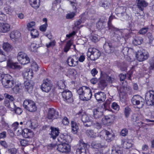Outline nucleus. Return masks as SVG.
<instances>
[{
	"instance_id": "obj_1",
	"label": "nucleus",
	"mask_w": 154,
	"mask_h": 154,
	"mask_svg": "<svg viewBox=\"0 0 154 154\" xmlns=\"http://www.w3.org/2000/svg\"><path fill=\"white\" fill-rule=\"evenodd\" d=\"M57 140L61 143L57 145L58 151L62 153L69 152L71 147L68 143H71L72 140L71 136L67 134H61L58 137Z\"/></svg>"
},
{
	"instance_id": "obj_2",
	"label": "nucleus",
	"mask_w": 154,
	"mask_h": 154,
	"mask_svg": "<svg viewBox=\"0 0 154 154\" xmlns=\"http://www.w3.org/2000/svg\"><path fill=\"white\" fill-rule=\"evenodd\" d=\"M77 93L82 100L88 101L90 100L92 96L91 90L88 87L83 86L77 90Z\"/></svg>"
},
{
	"instance_id": "obj_3",
	"label": "nucleus",
	"mask_w": 154,
	"mask_h": 154,
	"mask_svg": "<svg viewBox=\"0 0 154 154\" xmlns=\"http://www.w3.org/2000/svg\"><path fill=\"white\" fill-rule=\"evenodd\" d=\"M143 98L138 95H134L131 99V103L136 108H142L144 103Z\"/></svg>"
},
{
	"instance_id": "obj_4",
	"label": "nucleus",
	"mask_w": 154,
	"mask_h": 154,
	"mask_svg": "<svg viewBox=\"0 0 154 154\" xmlns=\"http://www.w3.org/2000/svg\"><path fill=\"white\" fill-rule=\"evenodd\" d=\"M23 105L25 109L30 112H35L37 109L35 102L29 100H24Z\"/></svg>"
},
{
	"instance_id": "obj_5",
	"label": "nucleus",
	"mask_w": 154,
	"mask_h": 154,
	"mask_svg": "<svg viewBox=\"0 0 154 154\" xmlns=\"http://www.w3.org/2000/svg\"><path fill=\"white\" fill-rule=\"evenodd\" d=\"M148 53L145 49L138 50L136 54V57L140 62H142L148 59L149 57Z\"/></svg>"
},
{
	"instance_id": "obj_6",
	"label": "nucleus",
	"mask_w": 154,
	"mask_h": 154,
	"mask_svg": "<svg viewBox=\"0 0 154 154\" xmlns=\"http://www.w3.org/2000/svg\"><path fill=\"white\" fill-rule=\"evenodd\" d=\"M17 59L19 63L23 65H25L30 62V59L27 54L22 51L18 53Z\"/></svg>"
},
{
	"instance_id": "obj_7",
	"label": "nucleus",
	"mask_w": 154,
	"mask_h": 154,
	"mask_svg": "<svg viewBox=\"0 0 154 154\" xmlns=\"http://www.w3.org/2000/svg\"><path fill=\"white\" fill-rule=\"evenodd\" d=\"M52 88V85L51 81L47 78L43 80V83L41 86V89L44 92L48 93L51 90Z\"/></svg>"
},
{
	"instance_id": "obj_8",
	"label": "nucleus",
	"mask_w": 154,
	"mask_h": 154,
	"mask_svg": "<svg viewBox=\"0 0 154 154\" xmlns=\"http://www.w3.org/2000/svg\"><path fill=\"white\" fill-rule=\"evenodd\" d=\"M3 81L2 85L6 88L12 87L14 85V81L13 80L12 77L9 74L5 77Z\"/></svg>"
},
{
	"instance_id": "obj_9",
	"label": "nucleus",
	"mask_w": 154,
	"mask_h": 154,
	"mask_svg": "<svg viewBox=\"0 0 154 154\" xmlns=\"http://www.w3.org/2000/svg\"><path fill=\"white\" fill-rule=\"evenodd\" d=\"M88 51L90 53V59L93 61L98 59L101 54L100 51L95 48H89Z\"/></svg>"
},
{
	"instance_id": "obj_10",
	"label": "nucleus",
	"mask_w": 154,
	"mask_h": 154,
	"mask_svg": "<svg viewBox=\"0 0 154 154\" xmlns=\"http://www.w3.org/2000/svg\"><path fill=\"white\" fill-rule=\"evenodd\" d=\"M145 99L148 105H154V91L150 90L146 93Z\"/></svg>"
},
{
	"instance_id": "obj_11",
	"label": "nucleus",
	"mask_w": 154,
	"mask_h": 154,
	"mask_svg": "<svg viewBox=\"0 0 154 154\" xmlns=\"http://www.w3.org/2000/svg\"><path fill=\"white\" fill-rule=\"evenodd\" d=\"M114 115H109L104 116L102 119V122L104 125H109L113 123L115 119Z\"/></svg>"
},
{
	"instance_id": "obj_12",
	"label": "nucleus",
	"mask_w": 154,
	"mask_h": 154,
	"mask_svg": "<svg viewBox=\"0 0 154 154\" xmlns=\"http://www.w3.org/2000/svg\"><path fill=\"white\" fill-rule=\"evenodd\" d=\"M17 132L19 134H22L23 136L25 138H30L32 137L33 133L31 130L27 128L23 130L20 127V130H18Z\"/></svg>"
},
{
	"instance_id": "obj_13",
	"label": "nucleus",
	"mask_w": 154,
	"mask_h": 154,
	"mask_svg": "<svg viewBox=\"0 0 154 154\" xmlns=\"http://www.w3.org/2000/svg\"><path fill=\"white\" fill-rule=\"evenodd\" d=\"M62 95L64 101L68 103L73 101L72 92L69 90H65L62 93Z\"/></svg>"
},
{
	"instance_id": "obj_14",
	"label": "nucleus",
	"mask_w": 154,
	"mask_h": 154,
	"mask_svg": "<svg viewBox=\"0 0 154 154\" xmlns=\"http://www.w3.org/2000/svg\"><path fill=\"white\" fill-rule=\"evenodd\" d=\"M79 148L76 149V154H81V153L86 152V149L87 144L84 142L82 140H81L79 141Z\"/></svg>"
},
{
	"instance_id": "obj_15",
	"label": "nucleus",
	"mask_w": 154,
	"mask_h": 154,
	"mask_svg": "<svg viewBox=\"0 0 154 154\" xmlns=\"http://www.w3.org/2000/svg\"><path fill=\"white\" fill-rule=\"evenodd\" d=\"M59 116V112L53 108H50L47 114V118L49 119H57Z\"/></svg>"
},
{
	"instance_id": "obj_16",
	"label": "nucleus",
	"mask_w": 154,
	"mask_h": 154,
	"mask_svg": "<svg viewBox=\"0 0 154 154\" xmlns=\"http://www.w3.org/2000/svg\"><path fill=\"white\" fill-rule=\"evenodd\" d=\"M11 30V25L6 22H0V32L6 33L9 32Z\"/></svg>"
},
{
	"instance_id": "obj_17",
	"label": "nucleus",
	"mask_w": 154,
	"mask_h": 154,
	"mask_svg": "<svg viewBox=\"0 0 154 154\" xmlns=\"http://www.w3.org/2000/svg\"><path fill=\"white\" fill-rule=\"evenodd\" d=\"M94 96L97 100L100 103L104 102L106 98V94L101 91H98L95 93Z\"/></svg>"
},
{
	"instance_id": "obj_18",
	"label": "nucleus",
	"mask_w": 154,
	"mask_h": 154,
	"mask_svg": "<svg viewBox=\"0 0 154 154\" xmlns=\"http://www.w3.org/2000/svg\"><path fill=\"white\" fill-rule=\"evenodd\" d=\"M50 129L51 133L49 134L50 137L52 138L53 140H55L59 135L60 133L59 129L57 128L51 126L50 128Z\"/></svg>"
},
{
	"instance_id": "obj_19",
	"label": "nucleus",
	"mask_w": 154,
	"mask_h": 154,
	"mask_svg": "<svg viewBox=\"0 0 154 154\" xmlns=\"http://www.w3.org/2000/svg\"><path fill=\"white\" fill-rule=\"evenodd\" d=\"M77 57L76 56H73L69 57L66 60L68 65L70 66H75L78 63V61H76L75 59L77 60Z\"/></svg>"
},
{
	"instance_id": "obj_20",
	"label": "nucleus",
	"mask_w": 154,
	"mask_h": 154,
	"mask_svg": "<svg viewBox=\"0 0 154 154\" xmlns=\"http://www.w3.org/2000/svg\"><path fill=\"white\" fill-rule=\"evenodd\" d=\"M22 75L24 79L29 80L31 79L33 76V71L30 69H28L26 71H24Z\"/></svg>"
},
{
	"instance_id": "obj_21",
	"label": "nucleus",
	"mask_w": 154,
	"mask_h": 154,
	"mask_svg": "<svg viewBox=\"0 0 154 154\" xmlns=\"http://www.w3.org/2000/svg\"><path fill=\"white\" fill-rule=\"evenodd\" d=\"M136 2L139 10L143 13L144 8L147 6L148 4L144 0H136Z\"/></svg>"
},
{
	"instance_id": "obj_22",
	"label": "nucleus",
	"mask_w": 154,
	"mask_h": 154,
	"mask_svg": "<svg viewBox=\"0 0 154 154\" xmlns=\"http://www.w3.org/2000/svg\"><path fill=\"white\" fill-rule=\"evenodd\" d=\"M123 147L126 149H129L132 146L131 140L128 139H123L122 140Z\"/></svg>"
},
{
	"instance_id": "obj_23",
	"label": "nucleus",
	"mask_w": 154,
	"mask_h": 154,
	"mask_svg": "<svg viewBox=\"0 0 154 154\" xmlns=\"http://www.w3.org/2000/svg\"><path fill=\"white\" fill-rule=\"evenodd\" d=\"M106 137V140L108 142H110L113 140L115 137V135L112 132H110L107 130H105Z\"/></svg>"
},
{
	"instance_id": "obj_24",
	"label": "nucleus",
	"mask_w": 154,
	"mask_h": 154,
	"mask_svg": "<svg viewBox=\"0 0 154 154\" xmlns=\"http://www.w3.org/2000/svg\"><path fill=\"white\" fill-rule=\"evenodd\" d=\"M31 6L35 9H38L40 5V0H29Z\"/></svg>"
},
{
	"instance_id": "obj_25",
	"label": "nucleus",
	"mask_w": 154,
	"mask_h": 154,
	"mask_svg": "<svg viewBox=\"0 0 154 154\" xmlns=\"http://www.w3.org/2000/svg\"><path fill=\"white\" fill-rule=\"evenodd\" d=\"M7 66L11 69H18L20 67L17 63L13 62L10 59L7 60Z\"/></svg>"
},
{
	"instance_id": "obj_26",
	"label": "nucleus",
	"mask_w": 154,
	"mask_h": 154,
	"mask_svg": "<svg viewBox=\"0 0 154 154\" xmlns=\"http://www.w3.org/2000/svg\"><path fill=\"white\" fill-rule=\"evenodd\" d=\"M79 125V123H76L74 121L71 122L72 132L73 134H76L78 132Z\"/></svg>"
},
{
	"instance_id": "obj_27",
	"label": "nucleus",
	"mask_w": 154,
	"mask_h": 154,
	"mask_svg": "<svg viewBox=\"0 0 154 154\" xmlns=\"http://www.w3.org/2000/svg\"><path fill=\"white\" fill-rule=\"evenodd\" d=\"M93 113V117L96 119L100 118L103 114V112L100 111L99 109H94Z\"/></svg>"
},
{
	"instance_id": "obj_28",
	"label": "nucleus",
	"mask_w": 154,
	"mask_h": 154,
	"mask_svg": "<svg viewBox=\"0 0 154 154\" xmlns=\"http://www.w3.org/2000/svg\"><path fill=\"white\" fill-rule=\"evenodd\" d=\"M126 75L125 74L121 73L119 75L120 77V80L121 81H123L122 82V86L123 88H127V82L126 81H125V79L126 77Z\"/></svg>"
},
{
	"instance_id": "obj_29",
	"label": "nucleus",
	"mask_w": 154,
	"mask_h": 154,
	"mask_svg": "<svg viewBox=\"0 0 154 154\" xmlns=\"http://www.w3.org/2000/svg\"><path fill=\"white\" fill-rule=\"evenodd\" d=\"M81 120L85 126L88 127L90 126V125L88 124L89 122H91V120L88 116L86 115H83L81 118Z\"/></svg>"
},
{
	"instance_id": "obj_30",
	"label": "nucleus",
	"mask_w": 154,
	"mask_h": 154,
	"mask_svg": "<svg viewBox=\"0 0 154 154\" xmlns=\"http://www.w3.org/2000/svg\"><path fill=\"white\" fill-rule=\"evenodd\" d=\"M20 33L17 31H14L12 32L10 35V36L11 39L15 40L18 38L20 36Z\"/></svg>"
},
{
	"instance_id": "obj_31",
	"label": "nucleus",
	"mask_w": 154,
	"mask_h": 154,
	"mask_svg": "<svg viewBox=\"0 0 154 154\" xmlns=\"http://www.w3.org/2000/svg\"><path fill=\"white\" fill-rule=\"evenodd\" d=\"M143 39L142 37H136L132 41V43L134 45H140L143 42Z\"/></svg>"
},
{
	"instance_id": "obj_32",
	"label": "nucleus",
	"mask_w": 154,
	"mask_h": 154,
	"mask_svg": "<svg viewBox=\"0 0 154 154\" xmlns=\"http://www.w3.org/2000/svg\"><path fill=\"white\" fill-rule=\"evenodd\" d=\"M24 85L26 91L29 92L32 90L33 87L29 81H26L24 83Z\"/></svg>"
},
{
	"instance_id": "obj_33",
	"label": "nucleus",
	"mask_w": 154,
	"mask_h": 154,
	"mask_svg": "<svg viewBox=\"0 0 154 154\" xmlns=\"http://www.w3.org/2000/svg\"><path fill=\"white\" fill-rule=\"evenodd\" d=\"M3 49L7 52H9L12 50V47L11 45L8 42L4 43L3 44Z\"/></svg>"
},
{
	"instance_id": "obj_34",
	"label": "nucleus",
	"mask_w": 154,
	"mask_h": 154,
	"mask_svg": "<svg viewBox=\"0 0 154 154\" xmlns=\"http://www.w3.org/2000/svg\"><path fill=\"white\" fill-rule=\"evenodd\" d=\"M77 72L75 69L73 68L69 69L67 71V74L69 76H72L73 77H75L77 74Z\"/></svg>"
},
{
	"instance_id": "obj_35",
	"label": "nucleus",
	"mask_w": 154,
	"mask_h": 154,
	"mask_svg": "<svg viewBox=\"0 0 154 154\" xmlns=\"http://www.w3.org/2000/svg\"><path fill=\"white\" fill-rule=\"evenodd\" d=\"M98 85L100 87H102L103 88H104L107 85V83L106 79H103L102 77L100 79L98 83Z\"/></svg>"
},
{
	"instance_id": "obj_36",
	"label": "nucleus",
	"mask_w": 154,
	"mask_h": 154,
	"mask_svg": "<svg viewBox=\"0 0 154 154\" xmlns=\"http://www.w3.org/2000/svg\"><path fill=\"white\" fill-rule=\"evenodd\" d=\"M131 111V108L128 106H127L125 108L124 113L126 118L129 117Z\"/></svg>"
},
{
	"instance_id": "obj_37",
	"label": "nucleus",
	"mask_w": 154,
	"mask_h": 154,
	"mask_svg": "<svg viewBox=\"0 0 154 154\" xmlns=\"http://www.w3.org/2000/svg\"><path fill=\"white\" fill-rule=\"evenodd\" d=\"M112 100L111 99H107L104 103H103L104 108L106 110H108L110 109V106Z\"/></svg>"
},
{
	"instance_id": "obj_38",
	"label": "nucleus",
	"mask_w": 154,
	"mask_h": 154,
	"mask_svg": "<svg viewBox=\"0 0 154 154\" xmlns=\"http://www.w3.org/2000/svg\"><path fill=\"white\" fill-rule=\"evenodd\" d=\"M72 45V43L70 40L67 42L64 48V51L65 53H67L70 49Z\"/></svg>"
},
{
	"instance_id": "obj_39",
	"label": "nucleus",
	"mask_w": 154,
	"mask_h": 154,
	"mask_svg": "<svg viewBox=\"0 0 154 154\" xmlns=\"http://www.w3.org/2000/svg\"><path fill=\"white\" fill-rule=\"evenodd\" d=\"M91 146L94 149H98L101 147V145L98 141H93L91 143Z\"/></svg>"
},
{
	"instance_id": "obj_40",
	"label": "nucleus",
	"mask_w": 154,
	"mask_h": 154,
	"mask_svg": "<svg viewBox=\"0 0 154 154\" xmlns=\"http://www.w3.org/2000/svg\"><path fill=\"white\" fill-rule=\"evenodd\" d=\"M122 149H118L115 147H112L111 149V154H115L117 153V154H123V152L122 151Z\"/></svg>"
},
{
	"instance_id": "obj_41",
	"label": "nucleus",
	"mask_w": 154,
	"mask_h": 154,
	"mask_svg": "<svg viewBox=\"0 0 154 154\" xmlns=\"http://www.w3.org/2000/svg\"><path fill=\"white\" fill-rule=\"evenodd\" d=\"M57 85L59 88L61 89H64L66 87L65 82L61 80H60L58 81Z\"/></svg>"
},
{
	"instance_id": "obj_42",
	"label": "nucleus",
	"mask_w": 154,
	"mask_h": 154,
	"mask_svg": "<svg viewBox=\"0 0 154 154\" xmlns=\"http://www.w3.org/2000/svg\"><path fill=\"white\" fill-rule=\"evenodd\" d=\"M30 31L31 35L32 38H36L38 36V32L36 29H33Z\"/></svg>"
},
{
	"instance_id": "obj_43",
	"label": "nucleus",
	"mask_w": 154,
	"mask_h": 154,
	"mask_svg": "<svg viewBox=\"0 0 154 154\" xmlns=\"http://www.w3.org/2000/svg\"><path fill=\"white\" fill-rule=\"evenodd\" d=\"M30 63L31 68L30 69L33 71H37L38 70V66L36 63L35 61H33Z\"/></svg>"
},
{
	"instance_id": "obj_44",
	"label": "nucleus",
	"mask_w": 154,
	"mask_h": 154,
	"mask_svg": "<svg viewBox=\"0 0 154 154\" xmlns=\"http://www.w3.org/2000/svg\"><path fill=\"white\" fill-rule=\"evenodd\" d=\"M6 60V55L5 52L0 49V63L5 61Z\"/></svg>"
},
{
	"instance_id": "obj_45",
	"label": "nucleus",
	"mask_w": 154,
	"mask_h": 154,
	"mask_svg": "<svg viewBox=\"0 0 154 154\" xmlns=\"http://www.w3.org/2000/svg\"><path fill=\"white\" fill-rule=\"evenodd\" d=\"M86 133L88 137H94L96 136V133L92 130H87L86 131Z\"/></svg>"
},
{
	"instance_id": "obj_46",
	"label": "nucleus",
	"mask_w": 154,
	"mask_h": 154,
	"mask_svg": "<svg viewBox=\"0 0 154 154\" xmlns=\"http://www.w3.org/2000/svg\"><path fill=\"white\" fill-rule=\"evenodd\" d=\"M119 35H121L120 36L122 37V38H124L125 39H128L130 37V35L129 33H125L121 31L119 32Z\"/></svg>"
},
{
	"instance_id": "obj_47",
	"label": "nucleus",
	"mask_w": 154,
	"mask_h": 154,
	"mask_svg": "<svg viewBox=\"0 0 154 154\" xmlns=\"http://www.w3.org/2000/svg\"><path fill=\"white\" fill-rule=\"evenodd\" d=\"M149 71L151 72L152 70H154V57L149 62Z\"/></svg>"
},
{
	"instance_id": "obj_48",
	"label": "nucleus",
	"mask_w": 154,
	"mask_h": 154,
	"mask_svg": "<svg viewBox=\"0 0 154 154\" xmlns=\"http://www.w3.org/2000/svg\"><path fill=\"white\" fill-rule=\"evenodd\" d=\"M126 10V8L123 6H121L117 8L116 9L117 11L119 12L118 14H121L122 15L125 14Z\"/></svg>"
},
{
	"instance_id": "obj_49",
	"label": "nucleus",
	"mask_w": 154,
	"mask_h": 154,
	"mask_svg": "<svg viewBox=\"0 0 154 154\" xmlns=\"http://www.w3.org/2000/svg\"><path fill=\"white\" fill-rule=\"evenodd\" d=\"M147 37L148 39L149 43L152 44L154 40V37L152 34L150 32H148L147 34Z\"/></svg>"
},
{
	"instance_id": "obj_50",
	"label": "nucleus",
	"mask_w": 154,
	"mask_h": 154,
	"mask_svg": "<svg viewBox=\"0 0 154 154\" xmlns=\"http://www.w3.org/2000/svg\"><path fill=\"white\" fill-rule=\"evenodd\" d=\"M1 123L2 126L5 129H7L8 128H10L8 124L5 122L4 117L2 118Z\"/></svg>"
},
{
	"instance_id": "obj_51",
	"label": "nucleus",
	"mask_w": 154,
	"mask_h": 154,
	"mask_svg": "<svg viewBox=\"0 0 154 154\" xmlns=\"http://www.w3.org/2000/svg\"><path fill=\"white\" fill-rule=\"evenodd\" d=\"M19 123L18 122H14L12 125L11 128L14 131H16L17 129V131L20 130V128L19 127Z\"/></svg>"
},
{
	"instance_id": "obj_52",
	"label": "nucleus",
	"mask_w": 154,
	"mask_h": 154,
	"mask_svg": "<svg viewBox=\"0 0 154 154\" xmlns=\"http://www.w3.org/2000/svg\"><path fill=\"white\" fill-rule=\"evenodd\" d=\"M75 15V12H71L66 14V18L67 19H71L73 18Z\"/></svg>"
},
{
	"instance_id": "obj_53",
	"label": "nucleus",
	"mask_w": 154,
	"mask_h": 154,
	"mask_svg": "<svg viewBox=\"0 0 154 154\" xmlns=\"http://www.w3.org/2000/svg\"><path fill=\"white\" fill-rule=\"evenodd\" d=\"M35 25V23L34 21H31L28 23L27 26L29 30H32L33 28V26H34Z\"/></svg>"
},
{
	"instance_id": "obj_54",
	"label": "nucleus",
	"mask_w": 154,
	"mask_h": 154,
	"mask_svg": "<svg viewBox=\"0 0 154 154\" xmlns=\"http://www.w3.org/2000/svg\"><path fill=\"white\" fill-rule=\"evenodd\" d=\"M29 48L32 51L35 52L36 51L37 48L36 44L34 43H31L29 46Z\"/></svg>"
},
{
	"instance_id": "obj_55",
	"label": "nucleus",
	"mask_w": 154,
	"mask_h": 154,
	"mask_svg": "<svg viewBox=\"0 0 154 154\" xmlns=\"http://www.w3.org/2000/svg\"><path fill=\"white\" fill-rule=\"evenodd\" d=\"M104 21H99L96 24V27L98 29H101L103 28V23Z\"/></svg>"
},
{
	"instance_id": "obj_56",
	"label": "nucleus",
	"mask_w": 154,
	"mask_h": 154,
	"mask_svg": "<svg viewBox=\"0 0 154 154\" xmlns=\"http://www.w3.org/2000/svg\"><path fill=\"white\" fill-rule=\"evenodd\" d=\"M56 42L55 40H53L52 41H51L49 43H47L46 44V47L49 48L50 47H54L56 45Z\"/></svg>"
},
{
	"instance_id": "obj_57",
	"label": "nucleus",
	"mask_w": 154,
	"mask_h": 154,
	"mask_svg": "<svg viewBox=\"0 0 154 154\" xmlns=\"http://www.w3.org/2000/svg\"><path fill=\"white\" fill-rule=\"evenodd\" d=\"M111 107L112 109L116 111H118L119 109L120 108V107L118 103L115 102L112 103Z\"/></svg>"
},
{
	"instance_id": "obj_58",
	"label": "nucleus",
	"mask_w": 154,
	"mask_h": 154,
	"mask_svg": "<svg viewBox=\"0 0 154 154\" xmlns=\"http://www.w3.org/2000/svg\"><path fill=\"white\" fill-rule=\"evenodd\" d=\"M149 30L148 27H144L142 28L139 31V33L140 34L144 35Z\"/></svg>"
},
{
	"instance_id": "obj_59",
	"label": "nucleus",
	"mask_w": 154,
	"mask_h": 154,
	"mask_svg": "<svg viewBox=\"0 0 154 154\" xmlns=\"http://www.w3.org/2000/svg\"><path fill=\"white\" fill-rule=\"evenodd\" d=\"M62 123L64 125H68L69 122L68 118L66 116H65L62 119Z\"/></svg>"
},
{
	"instance_id": "obj_60",
	"label": "nucleus",
	"mask_w": 154,
	"mask_h": 154,
	"mask_svg": "<svg viewBox=\"0 0 154 154\" xmlns=\"http://www.w3.org/2000/svg\"><path fill=\"white\" fill-rule=\"evenodd\" d=\"M7 19V15L2 12L0 13V20L5 21Z\"/></svg>"
},
{
	"instance_id": "obj_61",
	"label": "nucleus",
	"mask_w": 154,
	"mask_h": 154,
	"mask_svg": "<svg viewBox=\"0 0 154 154\" xmlns=\"http://www.w3.org/2000/svg\"><path fill=\"white\" fill-rule=\"evenodd\" d=\"M20 144L22 146H26L29 144V141L26 139L22 140L20 141Z\"/></svg>"
},
{
	"instance_id": "obj_62",
	"label": "nucleus",
	"mask_w": 154,
	"mask_h": 154,
	"mask_svg": "<svg viewBox=\"0 0 154 154\" xmlns=\"http://www.w3.org/2000/svg\"><path fill=\"white\" fill-rule=\"evenodd\" d=\"M47 26L48 24L45 23L40 26L39 30L42 32H45L46 30Z\"/></svg>"
},
{
	"instance_id": "obj_63",
	"label": "nucleus",
	"mask_w": 154,
	"mask_h": 154,
	"mask_svg": "<svg viewBox=\"0 0 154 154\" xmlns=\"http://www.w3.org/2000/svg\"><path fill=\"white\" fill-rule=\"evenodd\" d=\"M128 132V130L126 128L123 129L121 131L120 134L122 136L125 137L127 135Z\"/></svg>"
},
{
	"instance_id": "obj_64",
	"label": "nucleus",
	"mask_w": 154,
	"mask_h": 154,
	"mask_svg": "<svg viewBox=\"0 0 154 154\" xmlns=\"http://www.w3.org/2000/svg\"><path fill=\"white\" fill-rule=\"evenodd\" d=\"M90 73L93 76L95 77L97 74L98 71L96 68H94L91 71Z\"/></svg>"
}]
</instances>
